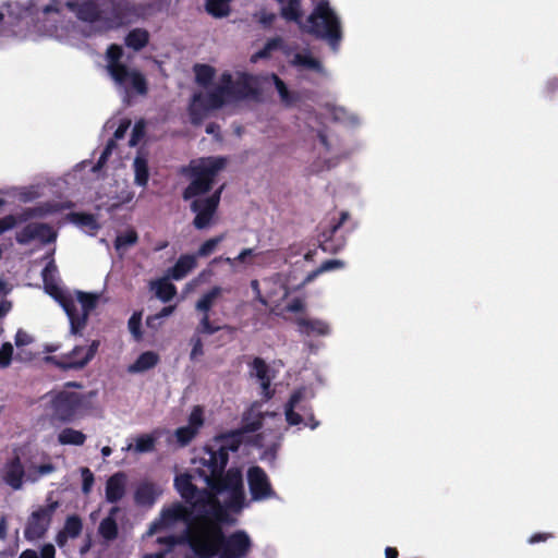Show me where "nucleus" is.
I'll return each instance as SVG.
<instances>
[{
  "mask_svg": "<svg viewBox=\"0 0 558 558\" xmlns=\"http://www.w3.org/2000/svg\"><path fill=\"white\" fill-rule=\"evenodd\" d=\"M204 489L206 496L203 504L208 510L196 513V522L189 529L190 541L208 524L222 526L231 522L229 511L239 512L244 507L245 493L239 474L232 472L226 477L223 485H215Z\"/></svg>",
  "mask_w": 558,
  "mask_h": 558,
  "instance_id": "f257e3e1",
  "label": "nucleus"
},
{
  "mask_svg": "<svg viewBox=\"0 0 558 558\" xmlns=\"http://www.w3.org/2000/svg\"><path fill=\"white\" fill-rule=\"evenodd\" d=\"M196 558H247L254 547L245 530L226 533L222 526L208 524L190 542Z\"/></svg>",
  "mask_w": 558,
  "mask_h": 558,
  "instance_id": "f03ea898",
  "label": "nucleus"
},
{
  "mask_svg": "<svg viewBox=\"0 0 558 558\" xmlns=\"http://www.w3.org/2000/svg\"><path fill=\"white\" fill-rule=\"evenodd\" d=\"M276 1L281 5L280 15L282 19L299 24L303 32L316 38L326 39L332 47L339 45L342 38L340 21L327 1H322L314 8L307 17L308 26L302 24V0Z\"/></svg>",
  "mask_w": 558,
  "mask_h": 558,
  "instance_id": "7ed1b4c3",
  "label": "nucleus"
},
{
  "mask_svg": "<svg viewBox=\"0 0 558 558\" xmlns=\"http://www.w3.org/2000/svg\"><path fill=\"white\" fill-rule=\"evenodd\" d=\"M227 166V158L209 156L193 159L181 169V174L190 179L189 185L183 190L182 197L189 201L211 191L216 177Z\"/></svg>",
  "mask_w": 558,
  "mask_h": 558,
  "instance_id": "20e7f679",
  "label": "nucleus"
},
{
  "mask_svg": "<svg viewBox=\"0 0 558 558\" xmlns=\"http://www.w3.org/2000/svg\"><path fill=\"white\" fill-rule=\"evenodd\" d=\"M123 49L117 44H112L106 51L107 72L114 84L125 89L128 94L146 95L148 93V83L145 75L136 69L129 68L121 61Z\"/></svg>",
  "mask_w": 558,
  "mask_h": 558,
  "instance_id": "39448f33",
  "label": "nucleus"
},
{
  "mask_svg": "<svg viewBox=\"0 0 558 558\" xmlns=\"http://www.w3.org/2000/svg\"><path fill=\"white\" fill-rule=\"evenodd\" d=\"M147 5L131 0H105L102 23L108 29H117L136 23L147 14Z\"/></svg>",
  "mask_w": 558,
  "mask_h": 558,
  "instance_id": "423d86ee",
  "label": "nucleus"
},
{
  "mask_svg": "<svg viewBox=\"0 0 558 558\" xmlns=\"http://www.w3.org/2000/svg\"><path fill=\"white\" fill-rule=\"evenodd\" d=\"M228 462L229 456L225 452L220 453L214 444L207 445L204 448V456L201 458V463L205 470L199 469L198 474L204 478L207 487L215 486L216 484L223 485L226 477L232 472L239 474L240 482H243V474L239 468H230L225 471Z\"/></svg>",
  "mask_w": 558,
  "mask_h": 558,
  "instance_id": "0eeeda50",
  "label": "nucleus"
},
{
  "mask_svg": "<svg viewBox=\"0 0 558 558\" xmlns=\"http://www.w3.org/2000/svg\"><path fill=\"white\" fill-rule=\"evenodd\" d=\"M90 395L62 390L51 400L52 420L71 423L83 416L90 405Z\"/></svg>",
  "mask_w": 558,
  "mask_h": 558,
  "instance_id": "6e6552de",
  "label": "nucleus"
},
{
  "mask_svg": "<svg viewBox=\"0 0 558 558\" xmlns=\"http://www.w3.org/2000/svg\"><path fill=\"white\" fill-rule=\"evenodd\" d=\"M76 298L70 293L71 305L63 308L70 320V332L73 336L81 335L87 325L88 316L96 308L99 295L84 291H75Z\"/></svg>",
  "mask_w": 558,
  "mask_h": 558,
  "instance_id": "1a4fd4ad",
  "label": "nucleus"
},
{
  "mask_svg": "<svg viewBox=\"0 0 558 558\" xmlns=\"http://www.w3.org/2000/svg\"><path fill=\"white\" fill-rule=\"evenodd\" d=\"M193 508V506L186 507L181 502H174L171 506L163 508L160 512L159 519L151 523L149 533L153 534L161 529L170 527L178 522H183L185 524L183 539L190 547L191 541L189 529L196 522V513H194Z\"/></svg>",
  "mask_w": 558,
  "mask_h": 558,
  "instance_id": "9d476101",
  "label": "nucleus"
},
{
  "mask_svg": "<svg viewBox=\"0 0 558 558\" xmlns=\"http://www.w3.org/2000/svg\"><path fill=\"white\" fill-rule=\"evenodd\" d=\"M99 345V340H93L89 345H75L66 354L61 356L48 355L45 360L63 371L82 369L95 357Z\"/></svg>",
  "mask_w": 558,
  "mask_h": 558,
  "instance_id": "9b49d317",
  "label": "nucleus"
},
{
  "mask_svg": "<svg viewBox=\"0 0 558 558\" xmlns=\"http://www.w3.org/2000/svg\"><path fill=\"white\" fill-rule=\"evenodd\" d=\"M47 501V505L39 507L28 517L24 529V537L27 541L33 542L43 538L49 530L53 514L60 507V502L58 500H50V498H48Z\"/></svg>",
  "mask_w": 558,
  "mask_h": 558,
  "instance_id": "f8f14e48",
  "label": "nucleus"
},
{
  "mask_svg": "<svg viewBox=\"0 0 558 558\" xmlns=\"http://www.w3.org/2000/svg\"><path fill=\"white\" fill-rule=\"evenodd\" d=\"M222 87H215L207 94L195 93L190 104L189 112L193 124H198L209 111L220 109L229 99Z\"/></svg>",
  "mask_w": 558,
  "mask_h": 558,
  "instance_id": "ddd939ff",
  "label": "nucleus"
},
{
  "mask_svg": "<svg viewBox=\"0 0 558 558\" xmlns=\"http://www.w3.org/2000/svg\"><path fill=\"white\" fill-rule=\"evenodd\" d=\"M303 398V389H296L292 392L284 405L286 420L291 426L304 423L310 428L315 429L319 422L315 418L311 407L300 405Z\"/></svg>",
  "mask_w": 558,
  "mask_h": 558,
  "instance_id": "4468645a",
  "label": "nucleus"
},
{
  "mask_svg": "<svg viewBox=\"0 0 558 558\" xmlns=\"http://www.w3.org/2000/svg\"><path fill=\"white\" fill-rule=\"evenodd\" d=\"M262 426L263 422L260 417L253 420L252 422H246V418L244 417L241 428L217 435L214 438L213 444L218 448L220 453L225 452L229 456V452H235L239 450L243 442V435L245 433H255L259 430Z\"/></svg>",
  "mask_w": 558,
  "mask_h": 558,
  "instance_id": "2eb2a0df",
  "label": "nucleus"
},
{
  "mask_svg": "<svg viewBox=\"0 0 558 558\" xmlns=\"http://www.w3.org/2000/svg\"><path fill=\"white\" fill-rule=\"evenodd\" d=\"M350 219L348 211H341L338 220L332 219L329 226L319 234V247L330 254H336L345 245V234L341 231L344 222Z\"/></svg>",
  "mask_w": 558,
  "mask_h": 558,
  "instance_id": "dca6fc26",
  "label": "nucleus"
},
{
  "mask_svg": "<svg viewBox=\"0 0 558 558\" xmlns=\"http://www.w3.org/2000/svg\"><path fill=\"white\" fill-rule=\"evenodd\" d=\"M221 192L222 186L211 195L204 198H195L191 203V210L196 214L193 226L197 230H204L210 226L220 203Z\"/></svg>",
  "mask_w": 558,
  "mask_h": 558,
  "instance_id": "f3484780",
  "label": "nucleus"
},
{
  "mask_svg": "<svg viewBox=\"0 0 558 558\" xmlns=\"http://www.w3.org/2000/svg\"><path fill=\"white\" fill-rule=\"evenodd\" d=\"M247 484L253 501H264L277 497L267 473L259 465L251 466L247 470Z\"/></svg>",
  "mask_w": 558,
  "mask_h": 558,
  "instance_id": "a211bd4d",
  "label": "nucleus"
},
{
  "mask_svg": "<svg viewBox=\"0 0 558 558\" xmlns=\"http://www.w3.org/2000/svg\"><path fill=\"white\" fill-rule=\"evenodd\" d=\"M57 239V232L51 226L45 222H31L23 227L15 234V241L21 245H26L33 240H38L43 244H49Z\"/></svg>",
  "mask_w": 558,
  "mask_h": 558,
  "instance_id": "6ab92c4d",
  "label": "nucleus"
},
{
  "mask_svg": "<svg viewBox=\"0 0 558 558\" xmlns=\"http://www.w3.org/2000/svg\"><path fill=\"white\" fill-rule=\"evenodd\" d=\"M263 90L260 87L259 76L250 73H240L233 93L230 99L244 100L252 99L255 101L262 100Z\"/></svg>",
  "mask_w": 558,
  "mask_h": 558,
  "instance_id": "aec40b11",
  "label": "nucleus"
},
{
  "mask_svg": "<svg viewBox=\"0 0 558 558\" xmlns=\"http://www.w3.org/2000/svg\"><path fill=\"white\" fill-rule=\"evenodd\" d=\"M57 267L53 260L49 262L41 271L43 282L45 291L53 298L62 308H66L71 305L70 292L64 291L60 288L54 280V272Z\"/></svg>",
  "mask_w": 558,
  "mask_h": 558,
  "instance_id": "412c9836",
  "label": "nucleus"
},
{
  "mask_svg": "<svg viewBox=\"0 0 558 558\" xmlns=\"http://www.w3.org/2000/svg\"><path fill=\"white\" fill-rule=\"evenodd\" d=\"M72 207V203H58V202H47L43 203L35 207H28L23 209L21 213L16 215H12L15 221V226L20 223H24L33 218H40L48 214L60 213L63 209Z\"/></svg>",
  "mask_w": 558,
  "mask_h": 558,
  "instance_id": "4be33fe9",
  "label": "nucleus"
},
{
  "mask_svg": "<svg viewBox=\"0 0 558 558\" xmlns=\"http://www.w3.org/2000/svg\"><path fill=\"white\" fill-rule=\"evenodd\" d=\"M27 472L21 461V458L15 454L5 462L1 470V480L14 490H19L23 486V480L26 477Z\"/></svg>",
  "mask_w": 558,
  "mask_h": 558,
  "instance_id": "5701e85b",
  "label": "nucleus"
},
{
  "mask_svg": "<svg viewBox=\"0 0 558 558\" xmlns=\"http://www.w3.org/2000/svg\"><path fill=\"white\" fill-rule=\"evenodd\" d=\"M128 476L119 471L108 477L105 486V497L109 504L119 502L126 493Z\"/></svg>",
  "mask_w": 558,
  "mask_h": 558,
  "instance_id": "b1692460",
  "label": "nucleus"
},
{
  "mask_svg": "<svg viewBox=\"0 0 558 558\" xmlns=\"http://www.w3.org/2000/svg\"><path fill=\"white\" fill-rule=\"evenodd\" d=\"M174 486L180 496L193 507L196 505L193 502L201 494L197 486L193 484L192 476L187 473L177 475L174 478Z\"/></svg>",
  "mask_w": 558,
  "mask_h": 558,
  "instance_id": "393cba45",
  "label": "nucleus"
},
{
  "mask_svg": "<svg viewBox=\"0 0 558 558\" xmlns=\"http://www.w3.org/2000/svg\"><path fill=\"white\" fill-rule=\"evenodd\" d=\"M83 530V521L77 514H71L65 519L64 526L58 532L56 541L59 546H63L68 538H76Z\"/></svg>",
  "mask_w": 558,
  "mask_h": 558,
  "instance_id": "a878e982",
  "label": "nucleus"
},
{
  "mask_svg": "<svg viewBox=\"0 0 558 558\" xmlns=\"http://www.w3.org/2000/svg\"><path fill=\"white\" fill-rule=\"evenodd\" d=\"M197 265L196 256L192 254L181 255L175 264L168 269V276L174 280L183 279Z\"/></svg>",
  "mask_w": 558,
  "mask_h": 558,
  "instance_id": "bb28decb",
  "label": "nucleus"
},
{
  "mask_svg": "<svg viewBox=\"0 0 558 558\" xmlns=\"http://www.w3.org/2000/svg\"><path fill=\"white\" fill-rule=\"evenodd\" d=\"M102 7L100 8L95 0H84L81 2L77 19L86 23L102 22Z\"/></svg>",
  "mask_w": 558,
  "mask_h": 558,
  "instance_id": "cd10ccee",
  "label": "nucleus"
},
{
  "mask_svg": "<svg viewBox=\"0 0 558 558\" xmlns=\"http://www.w3.org/2000/svg\"><path fill=\"white\" fill-rule=\"evenodd\" d=\"M150 288L155 290V295L165 303L171 301L177 294L175 286L168 278L151 281Z\"/></svg>",
  "mask_w": 558,
  "mask_h": 558,
  "instance_id": "c85d7f7f",
  "label": "nucleus"
},
{
  "mask_svg": "<svg viewBox=\"0 0 558 558\" xmlns=\"http://www.w3.org/2000/svg\"><path fill=\"white\" fill-rule=\"evenodd\" d=\"M134 183L137 186L146 187L149 180L148 160L145 156L138 154L133 161Z\"/></svg>",
  "mask_w": 558,
  "mask_h": 558,
  "instance_id": "c756f323",
  "label": "nucleus"
},
{
  "mask_svg": "<svg viewBox=\"0 0 558 558\" xmlns=\"http://www.w3.org/2000/svg\"><path fill=\"white\" fill-rule=\"evenodd\" d=\"M298 325L306 335L327 336L330 332L329 325L320 319L300 318Z\"/></svg>",
  "mask_w": 558,
  "mask_h": 558,
  "instance_id": "7c9ffc66",
  "label": "nucleus"
},
{
  "mask_svg": "<svg viewBox=\"0 0 558 558\" xmlns=\"http://www.w3.org/2000/svg\"><path fill=\"white\" fill-rule=\"evenodd\" d=\"M159 362V355L153 351L140 354L136 361L129 367L131 373H142L155 367Z\"/></svg>",
  "mask_w": 558,
  "mask_h": 558,
  "instance_id": "2f4dec72",
  "label": "nucleus"
},
{
  "mask_svg": "<svg viewBox=\"0 0 558 558\" xmlns=\"http://www.w3.org/2000/svg\"><path fill=\"white\" fill-rule=\"evenodd\" d=\"M156 500L155 486L151 483L138 485L134 493V501L138 506H153Z\"/></svg>",
  "mask_w": 558,
  "mask_h": 558,
  "instance_id": "473e14b6",
  "label": "nucleus"
},
{
  "mask_svg": "<svg viewBox=\"0 0 558 558\" xmlns=\"http://www.w3.org/2000/svg\"><path fill=\"white\" fill-rule=\"evenodd\" d=\"M149 40V34L144 28H134L129 32V34L125 36V45L129 48L134 49L135 51H138L147 46Z\"/></svg>",
  "mask_w": 558,
  "mask_h": 558,
  "instance_id": "72a5a7b5",
  "label": "nucleus"
},
{
  "mask_svg": "<svg viewBox=\"0 0 558 558\" xmlns=\"http://www.w3.org/2000/svg\"><path fill=\"white\" fill-rule=\"evenodd\" d=\"M222 288L221 287H214L208 292L204 293L198 301L196 302V310L202 312L203 315H206L209 313L210 308L213 307L215 301L221 295Z\"/></svg>",
  "mask_w": 558,
  "mask_h": 558,
  "instance_id": "f704fd0d",
  "label": "nucleus"
},
{
  "mask_svg": "<svg viewBox=\"0 0 558 558\" xmlns=\"http://www.w3.org/2000/svg\"><path fill=\"white\" fill-rule=\"evenodd\" d=\"M58 441L61 445L82 446L86 441V435L81 430L65 427L59 433Z\"/></svg>",
  "mask_w": 558,
  "mask_h": 558,
  "instance_id": "c9c22d12",
  "label": "nucleus"
},
{
  "mask_svg": "<svg viewBox=\"0 0 558 558\" xmlns=\"http://www.w3.org/2000/svg\"><path fill=\"white\" fill-rule=\"evenodd\" d=\"M196 83L202 87H207L211 84L216 71L209 64L196 63L193 66Z\"/></svg>",
  "mask_w": 558,
  "mask_h": 558,
  "instance_id": "e433bc0d",
  "label": "nucleus"
},
{
  "mask_svg": "<svg viewBox=\"0 0 558 558\" xmlns=\"http://www.w3.org/2000/svg\"><path fill=\"white\" fill-rule=\"evenodd\" d=\"M219 330H227L230 335L235 332V328L230 325L216 326L210 322L209 314L203 315L197 328V333L214 335Z\"/></svg>",
  "mask_w": 558,
  "mask_h": 558,
  "instance_id": "4c0bfd02",
  "label": "nucleus"
},
{
  "mask_svg": "<svg viewBox=\"0 0 558 558\" xmlns=\"http://www.w3.org/2000/svg\"><path fill=\"white\" fill-rule=\"evenodd\" d=\"M98 533L107 542L114 541L119 534L117 520L112 518H104L99 524Z\"/></svg>",
  "mask_w": 558,
  "mask_h": 558,
  "instance_id": "58836bf2",
  "label": "nucleus"
},
{
  "mask_svg": "<svg viewBox=\"0 0 558 558\" xmlns=\"http://www.w3.org/2000/svg\"><path fill=\"white\" fill-rule=\"evenodd\" d=\"M206 11L214 17L221 19L230 14V3L227 0H206Z\"/></svg>",
  "mask_w": 558,
  "mask_h": 558,
  "instance_id": "ea45409f",
  "label": "nucleus"
},
{
  "mask_svg": "<svg viewBox=\"0 0 558 558\" xmlns=\"http://www.w3.org/2000/svg\"><path fill=\"white\" fill-rule=\"evenodd\" d=\"M269 77L274 82V85L279 94L281 101L286 106H291L296 101L298 97L288 89L286 83L277 74L272 73L270 74Z\"/></svg>",
  "mask_w": 558,
  "mask_h": 558,
  "instance_id": "a19ab883",
  "label": "nucleus"
},
{
  "mask_svg": "<svg viewBox=\"0 0 558 558\" xmlns=\"http://www.w3.org/2000/svg\"><path fill=\"white\" fill-rule=\"evenodd\" d=\"M56 471V465L51 462L44 463L40 465H32L27 470L26 480L29 482H37L43 476L51 474Z\"/></svg>",
  "mask_w": 558,
  "mask_h": 558,
  "instance_id": "79ce46f5",
  "label": "nucleus"
},
{
  "mask_svg": "<svg viewBox=\"0 0 558 558\" xmlns=\"http://www.w3.org/2000/svg\"><path fill=\"white\" fill-rule=\"evenodd\" d=\"M226 239V234L225 233H221V234H218L214 238H210L208 240H206L199 247L198 250L196 251V253L194 254L197 257H208L209 255H211L217 246Z\"/></svg>",
  "mask_w": 558,
  "mask_h": 558,
  "instance_id": "37998d69",
  "label": "nucleus"
},
{
  "mask_svg": "<svg viewBox=\"0 0 558 558\" xmlns=\"http://www.w3.org/2000/svg\"><path fill=\"white\" fill-rule=\"evenodd\" d=\"M69 219L77 225V226H81V227H86L90 230H97L98 229V225H97V221L94 217V215L92 214H88V213H70L69 214Z\"/></svg>",
  "mask_w": 558,
  "mask_h": 558,
  "instance_id": "c03bdc74",
  "label": "nucleus"
},
{
  "mask_svg": "<svg viewBox=\"0 0 558 558\" xmlns=\"http://www.w3.org/2000/svg\"><path fill=\"white\" fill-rule=\"evenodd\" d=\"M293 64L300 65L316 72L322 71V63L318 59L310 56V54H302L296 53L293 59Z\"/></svg>",
  "mask_w": 558,
  "mask_h": 558,
  "instance_id": "a18cd8bd",
  "label": "nucleus"
},
{
  "mask_svg": "<svg viewBox=\"0 0 558 558\" xmlns=\"http://www.w3.org/2000/svg\"><path fill=\"white\" fill-rule=\"evenodd\" d=\"M138 241V234L134 229L128 230L122 234H119L114 240V247L117 250L125 248L136 244Z\"/></svg>",
  "mask_w": 558,
  "mask_h": 558,
  "instance_id": "49530a36",
  "label": "nucleus"
},
{
  "mask_svg": "<svg viewBox=\"0 0 558 558\" xmlns=\"http://www.w3.org/2000/svg\"><path fill=\"white\" fill-rule=\"evenodd\" d=\"M343 266H344V263L340 259H327V260L323 262L317 269H315L314 271L308 274L306 281L313 280L314 278H316L318 275H320L323 272L339 269V268H342Z\"/></svg>",
  "mask_w": 558,
  "mask_h": 558,
  "instance_id": "de8ad7c7",
  "label": "nucleus"
},
{
  "mask_svg": "<svg viewBox=\"0 0 558 558\" xmlns=\"http://www.w3.org/2000/svg\"><path fill=\"white\" fill-rule=\"evenodd\" d=\"M156 439L151 435H141L135 439L134 451L138 453L150 452L155 449Z\"/></svg>",
  "mask_w": 558,
  "mask_h": 558,
  "instance_id": "09e8293b",
  "label": "nucleus"
},
{
  "mask_svg": "<svg viewBox=\"0 0 558 558\" xmlns=\"http://www.w3.org/2000/svg\"><path fill=\"white\" fill-rule=\"evenodd\" d=\"M198 432L190 426H181L175 430L177 441L180 446H187L197 435Z\"/></svg>",
  "mask_w": 558,
  "mask_h": 558,
  "instance_id": "8fccbe9b",
  "label": "nucleus"
},
{
  "mask_svg": "<svg viewBox=\"0 0 558 558\" xmlns=\"http://www.w3.org/2000/svg\"><path fill=\"white\" fill-rule=\"evenodd\" d=\"M252 368L254 371L255 376L259 381L269 379V368L266 362L262 357H255L252 362Z\"/></svg>",
  "mask_w": 558,
  "mask_h": 558,
  "instance_id": "3c124183",
  "label": "nucleus"
},
{
  "mask_svg": "<svg viewBox=\"0 0 558 558\" xmlns=\"http://www.w3.org/2000/svg\"><path fill=\"white\" fill-rule=\"evenodd\" d=\"M116 146H117V144H116L114 140H109L107 142L104 150L100 154V157L98 158L96 165L93 168L94 171L100 170L107 163V161H108L109 157L111 156Z\"/></svg>",
  "mask_w": 558,
  "mask_h": 558,
  "instance_id": "603ef678",
  "label": "nucleus"
},
{
  "mask_svg": "<svg viewBox=\"0 0 558 558\" xmlns=\"http://www.w3.org/2000/svg\"><path fill=\"white\" fill-rule=\"evenodd\" d=\"M190 344L192 345V350L190 353L191 361H196L204 355V344L202 338L199 337V333H196L191 337Z\"/></svg>",
  "mask_w": 558,
  "mask_h": 558,
  "instance_id": "864d4df0",
  "label": "nucleus"
},
{
  "mask_svg": "<svg viewBox=\"0 0 558 558\" xmlns=\"http://www.w3.org/2000/svg\"><path fill=\"white\" fill-rule=\"evenodd\" d=\"M204 424V413H203V409L201 407H194V409L192 410L190 416H189V424L187 426L192 427L193 429H195L196 432L199 430V428L203 426Z\"/></svg>",
  "mask_w": 558,
  "mask_h": 558,
  "instance_id": "5fc2aeb1",
  "label": "nucleus"
},
{
  "mask_svg": "<svg viewBox=\"0 0 558 558\" xmlns=\"http://www.w3.org/2000/svg\"><path fill=\"white\" fill-rule=\"evenodd\" d=\"M13 357V345L10 342H4L0 348V367L5 368L10 366Z\"/></svg>",
  "mask_w": 558,
  "mask_h": 558,
  "instance_id": "6e6d98bb",
  "label": "nucleus"
},
{
  "mask_svg": "<svg viewBox=\"0 0 558 558\" xmlns=\"http://www.w3.org/2000/svg\"><path fill=\"white\" fill-rule=\"evenodd\" d=\"M81 475H82V492L85 495H88L92 492L95 477L93 472L88 468H82L81 469Z\"/></svg>",
  "mask_w": 558,
  "mask_h": 558,
  "instance_id": "4d7b16f0",
  "label": "nucleus"
},
{
  "mask_svg": "<svg viewBox=\"0 0 558 558\" xmlns=\"http://www.w3.org/2000/svg\"><path fill=\"white\" fill-rule=\"evenodd\" d=\"M235 86V82L232 78V75L229 72H225L221 74L220 77V85L217 87H222V93L228 97L231 98V95L233 93Z\"/></svg>",
  "mask_w": 558,
  "mask_h": 558,
  "instance_id": "13d9d810",
  "label": "nucleus"
},
{
  "mask_svg": "<svg viewBox=\"0 0 558 558\" xmlns=\"http://www.w3.org/2000/svg\"><path fill=\"white\" fill-rule=\"evenodd\" d=\"M157 543L160 545H165L167 547V550H166V553H167L179 544H185V541L183 539V534L180 536L167 535V536L157 537Z\"/></svg>",
  "mask_w": 558,
  "mask_h": 558,
  "instance_id": "bf43d9fd",
  "label": "nucleus"
},
{
  "mask_svg": "<svg viewBox=\"0 0 558 558\" xmlns=\"http://www.w3.org/2000/svg\"><path fill=\"white\" fill-rule=\"evenodd\" d=\"M254 255V250L253 248H244L241 251V253L234 257V258H231V257H226L225 258V263L229 264L230 266H234V264L238 262V263H246V259L247 257H251Z\"/></svg>",
  "mask_w": 558,
  "mask_h": 558,
  "instance_id": "052dcab7",
  "label": "nucleus"
},
{
  "mask_svg": "<svg viewBox=\"0 0 558 558\" xmlns=\"http://www.w3.org/2000/svg\"><path fill=\"white\" fill-rule=\"evenodd\" d=\"M33 341V338L23 329H19L15 333V345L17 348L29 344Z\"/></svg>",
  "mask_w": 558,
  "mask_h": 558,
  "instance_id": "680f3d73",
  "label": "nucleus"
},
{
  "mask_svg": "<svg viewBox=\"0 0 558 558\" xmlns=\"http://www.w3.org/2000/svg\"><path fill=\"white\" fill-rule=\"evenodd\" d=\"M129 328L130 331L136 337L141 336V316L137 314H133L129 319Z\"/></svg>",
  "mask_w": 558,
  "mask_h": 558,
  "instance_id": "e2e57ef3",
  "label": "nucleus"
},
{
  "mask_svg": "<svg viewBox=\"0 0 558 558\" xmlns=\"http://www.w3.org/2000/svg\"><path fill=\"white\" fill-rule=\"evenodd\" d=\"M304 302L302 299L300 298H294L293 300H291L288 305H287V310L291 313H300V312H303L304 311Z\"/></svg>",
  "mask_w": 558,
  "mask_h": 558,
  "instance_id": "0e129e2a",
  "label": "nucleus"
},
{
  "mask_svg": "<svg viewBox=\"0 0 558 558\" xmlns=\"http://www.w3.org/2000/svg\"><path fill=\"white\" fill-rule=\"evenodd\" d=\"M15 227V221L12 215H7L0 219V234L3 232L11 230Z\"/></svg>",
  "mask_w": 558,
  "mask_h": 558,
  "instance_id": "69168bd1",
  "label": "nucleus"
},
{
  "mask_svg": "<svg viewBox=\"0 0 558 558\" xmlns=\"http://www.w3.org/2000/svg\"><path fill=\"white\" fill-rule=\"evenodd\" d=\"M558 92V78L553 77L547 81L545 86V93L548 96H554Z\"/></svg>",
  "mask_w": 558,
  "mask_h": 558,
  "instance_id": "338daca9",
  "label": "nucleus"
},
{
  "mask_svg": "<svg viewBox=\"0 0 558 558\" xmlns=\"http://www.w3.org/2000/svg\"><path fill=\"white\" fill-rule=\"evenodd\" d=\"M56 548L52 544H45L40 549V558H54Z\"/></svg>",
  "mask_w": 558,
  "mask_h": 558,
  "instance_id": "774afa93",
  "label": "nucleus"
}]
</instances>
